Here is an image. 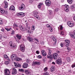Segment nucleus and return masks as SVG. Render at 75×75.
I'll return each mask as SVG.
<instances>
[{
  "instance_id": "54",
  "label": "nucleus",
  "mask_w": 75,
  "mask_h": 75,
  "mask_svg": "<svg viewBox=\"0 0 75 75\" xmlns=\"http://www.w3.org/2000/svg\"><path fill=\"white\" fill-rule=\"evenodd\" d=\"M20 13H18L17 14V16H19V17H20Z\"/></svg>"
},
{
  "instance_id": "41",
  "label": "nucleus",
  "mask_w": 75,
  "mask_h": 75,
  "mask_svg": "<svg viewBox=\"0 0 75 75\" xmlns=\"http://www.w3.org/2000/svg\"><path fill=\"white\" fill-rule=\"evenodd\" d=\"M3 24V22L2 20H0V25H2Z\"/></svg>"
},
{
  "instance_id": "27",
  "label": "nucleus",
  "mask_w": 75,
  "mask_h": 75,
  "mask_svg": "<svg viewBox=\"0 0 75 75\" xmlns=\"http://www.w3.org/2000/svg\"><path fill=\"white\" fill-rule=\"evenodd\" d=\"M15 59L16 61H21V59H22L19 57H16Z\"/></svg>"
},
{
  "instance_id": "11",
  "label": "nucleus",
  "mask_w": 75,
  "mask_h": 75,
  "mask_svg": "<svg viewBox=\"0 0 75 75\" xmlns=\"http://www.w3.org/2000/svg\"><path fill=\"white\" fill-rule=\"evenodd\" d=\"M20 50L22 52L24 51L25 46L23 45H21L20 46Z\"/></svg>"
},
{
  "instance_id": "19",
  "label": "nucleus",
  "mask_w": 75,
  "mask_h": 75,
  "mask_svg": "<svg viewBox=\"0 0 75 75\" xmlns=\"http://www.w3.org/2000/svg\"><path fill=\"white\" fill-rule=\"evenodd\" d=\"M56 63L57 64H61V63H62L61 59V58H59L56 60Z\"/></svg>"
},
{
  "instance_id": "48",
  "label": "nucleus",
  "mask_w": 75,
  "mask_h": 75,
  "mask_svg": "<svg viewBox=\"0 0 75 75\" xmlns=\"http://www.w3.org/2000/svg\"><path fill=\"white\" fill-rule=\"evenodd\" d=\"M55 10V11H56V12H57V11H58V10H59V9H58V8H56V9Z\"/></svg>"
},
{
  "instance_id": "21",
  "label": "nucleus",
  "mask_w": 75,
  "mask_h": 75,
  "mask_svg": "<svg viewBox=\"0 0 75 75\" xmlns=\"http://www.w3.org/2000/svg\"><path fill=\"white\" fill-rule=\"evenodd\" d=\"M19 27L22 31H25V28L23 27V25H20L19 26Z\"/></svg>"
},
{
  "instance_id": "2",
  "label": "nucleus",
  "mask_w": 75,
  "mask_h": 75,
  "mask_svg": "<svg viewBox=\"0 0 75 75\" xmlns=\"http://www.w3.org/2000/svg\"><path fill=\"white\" fill-rule=\"evenodd\" d=\"M10 71H12V74L13 75H15V74H17V70H16L15 68L11 69Z\"/></svg>"
},
{
  "instance_id": "38",
  "label": "nucleus",
  "mask_w": 75,
  "mask_h": 75,
  "mask_svg": "<svg viewBox=\"0 0 75 75\" xmlns=\"http://www.w3.org/2000/svg\"><path fill=\"white\" fill-rule=\"evenodd\" d=\"M44 75H49V73L48 72H45L43 74Z\"/></svg>"
},
{
  "instance_id": "63",
  "label": "nucleus",
  "mask_w": 75,
  "mask_h": 75,
  "mask_svg": "<svg viewBox=\"0 0 75 75\" xmlns=\"http://www.w3.org/2000/svg\"><path fill=\"white\" fill-rule=\"evenodd\" d=\"M52 30H53V29H52V28H51V30H50V31H51V32H52Z\"/></svg>"
},
{
  "instance_id": "7",
  "label": "nucleus",
  "mask_w": 75,
  "mask_h": 75,
  "mask_svg": "<svg viewBox=\"0 0 75 75\" xmlns=\"http://www.w3.org/2000/svg\"><path fill=\"white\" fill-rule=\"evenodd\" d=\"M53 59L54 58V59H57L58 58V55L56 53H54L52 55Z\"/></svg>"
},
{
  "instance_id": "57",
  "label": "nucleus",
  "mask_w": 75,
  "mask_h": 75,
  "mask_svg": "<svg viewBox=\"0 0 75 75\" xmlns=\"http://www.w3.org/2000/svg\"><path fill=\"white\" fill-rule=\"evenodd\" d=\"M50 25L49 24L47 25V27H48V28L50 27Z\"/></svg>"
},
{
  "instance_id": "58",
  "label": "nucleus",
  "mask_w": 75,
  "mask_h": 75,
  "mask_svg": "<svg viewBox=\"0 0 75 75\" xmlns=\"http://www.w3.org/2000/svg\"><path fill=\"white\" fill-rule=\"evenodd\" d=\"M34 39L35 40H36V41H37L38 42V40L37 39L35 38Z\"/></svg>"
},
{
  "instance_id": "52",
  "label": "nucleus",
  "mask_w": 75,
  "mask_h": 75,
  "mask_svg": "<svg viewBox=\"0 0 75 75\" xmlns=\"http://www.w3.org/2000/svg\"><path fill=\"white\" fill-rule=\"evenodd\" d=\"M33 2V0H30L29 2L30 3H32Z\"/></svg>"
},
{
  "instance_id": "4",
  "label": "nucleus",
  "mask_w": 75,
  "mask_h": 75,
  "mask_svg": "<svg viewBox=\"0 0 75 75\" xmlns=\"http://www.w3.org/2000/svg\"><path fill=\"white\" fill-rule=\"evenodd\" d=\"M9 45H10L11 48L13 49V50H14L16 48V45L15 44H13L12 42H10Z\"/></svg>"
},
{
  "instance_id": "1",
  "label": "nucleus",
  "mask_w": 75,
  "mask_h": 75,
  "mask_svg": "<svg viewBox=\"0 0 75 75\" xmlns=\"http://www.w3.org/2000/svg\"><path fill=\"white\" fill-rule=\"evenodd\" d=\"M52 54V51L50 50H49L48 54L47 55V58H49V59H53V57L51 55Z\"/></svg>"
},
{
  "instance_id": "23",
  "label": "nucleus",
  "mask_w": 75,
  "mask_h": 75,
  "mask_svg": "<svg viewBox=\"0 0 75 75\" xmlns=\"http://www.w3.org/2000/svg\"><path fill=\"white\" fill-rule=\"evenodd\" d=\"M27 33L29 34L30 35H32V34H33V32H31V30H28L27 31Z\"/></svg>"
},
{
  "instance_id": "30",
  "label": "nucleus",
  "mask_w": 75,
  "mask_h": 75,
  "mask_svg": "<svg viewBox=\"0 0 75 75\" xmlns=\"http://www.w3.org/2000/svg\"><path fill=\"white\" fill-rule=\"evenodd\" d=\"M11 8L12 11H14V10H15V7H14V6H11Z\"/></svg>"
},
{
  "instance_id": "61",
  "label": "nucleus",
  "mask_w": 75,
  "mask_h": 75,
  "mask_svg": "<svg viewBox=\"0 0 75 75\" xmlns=\"http://www.w3.org/2000/svg\"><path fill=\"white\" fill-rule=\"evenodd\" d=\"M52 40H53V39H55V38H55V37L53 36L52 37Z\"/></svg>"
},
{
  "instance_id": "25",
  "label": "nucleus",
  "mask_w": 75,
  "mask_h": 75,
  "mask_svg": "<svg viewBox=\"0 0 75 75\" xmlns=\"http://www.w3.org/2000/svg\"><path fill=\"white\" fill-rule=\"evenodd\" d=\"M28 40L30 42H33V38H32L31 37H29V36H28Z\"/></svg>"
},
{
  "instance_id": "60",
  "label": "nucleus",
  "mask_w": 75,
  "mask_h": 75,
  "mask_svg": "<svg viewBox=\"0 0 75 75\" xmlns=\"http://www.w3.org/2000/svg\"><path fill=\"white\" fill-rule=\"evenodd\" d=\"M38 8H41V6L38 5Z\"/></svg>"
},
{
  "instance_id": "43",
  "label": "nucleus",
  "mask_w": 75,
  "mask_h": 75,
  "mask_svg": "<svg viewBox=\"0 0 75 75\" xmlns=\"http://www.w3.org/2000/svg\"><path fill=\"white\" fill-rule=\"evenodd\" d=\"M35 29V27H34V25H33L32 27V30H34Z\"/></svg>"
},
{
  "instance_id": "8",
  "label": "nucleus",
  "mask_w": 75,
  "mask_h": 75,
  "mask_svg": "<svg viewBox=\"0 0 75 75\" xmlns=\"http://www.w3.org/2000/svg\"><path fill=\"white\" fill-rule=\"evenodd\" d=\"M5 71V75H10V70L8 69H6L4 70Z\"/></svg>"
},
{
  "instance_id": "59",
  "label": "nucleus",
  "mask_w": 75,
  "mask_h": 75,
  "mask_svg": "<svg viewBox=\"0 0 75 75\" xmlns=\"http://www.w3.org/2000/svg\"><path fill=\"white\" fill-rule=\"evenodd\" d=\"M43 61L44 62H45L46 61V59H43Z\"/></svg>"
},
{
  "instance_id": "31",
  "label": "nucleus",
  "mask_w": 75,
  "mask_h": 75,
  "mask_svg": "<svg viewBox=\"0 0 75 75\" xmlns=\"http://www.w3.org/2000/svg\"><path fill=\"white\" fill-rule=\"evenodd\" d=\"M18 70L19 71H20V72H22V73H23L24 71V69H18Z\"/></svg>"
},
{
  "instance_id": "17",
  "label": "nucleus",
  "mask_w": 75,
  "mask_h": 75,
  "mask_svg": "<svg viewBox=\"0 0 75 75\" xmlns=\"http://www.w3.org/2000/svg\"><path fill=\"white\" fill-rule=\"evenodd\" d=\"M28 67V64L26 63H23L22 66V67L23 68H27V67Z\"/></svg>"
},
{
  "instance_id": "37",
  "label": "nucleus",
  "mask_w": 75,
  "mask_h": 75,
  "mask_svg": "<svg viewBox=\"0 0 75 75\" xmlns=\"http://www.w3.org/2000/svg\"><path fill=\"white\" fill-rule=\"evenodd\" d=\"M67 2L69 4H72L73 2V1H67Z\"/></svg>"
},
{
  "instance_id": "20",
  "label": "nucleus",
  "mask_w": 75,
  "mask_h": 75,
  "mask_svg": "<svg viewBox=\"0 0 75 75\" xmlns=\"http://www.w3.org/2000/svg\"><path fill=\"white\" fill-rule=\"evenodd\" d=\"M24 72L25 74H27L28 75H31V72H30L28 70H25Z\"/></svg>"
},
{
  "instance_id": "36",
  "label": "nucleus",
  "mask_w": 75,
  "mask_h": 75,
  "mask_svg": "<svg viewBox=\"0 0 75 75\" xmlns=\"http://www.w3.org/2000/svg\"><path fill=\"white\" fill-rule=\"evenodd\" d=\"M4 57L5 58H6V59H8V57L7 55H4Z\"/></svg>"
},
{
  "instance_id": "55",
  "label": "nucleus",
  "mask_w": 75,
  "mask_h": 75,
  "mask_svg": "<svg viewBox=\"0 0 75 75\" xmlns=\"http://www.w3.org/2000/svg\"><path fill=\"white\" fill-rule=\"evenodd\" d=\"M60 34L61 35H64V32H61Z\"/></svg>"
},
{
  "instance_id": "10",
  "label": "nucleus",
  "mask_w": 75,
  "mask_h": 75,
  "mask_svg": "<svg viewBox=\"0 0 75 75\" xmlns=\"http://www.w3.org/2000/svg\"><path fill=\"white\" fill-rule=\"evenodd\" d=\"M33 13H34V16L35 17V18H36L37 19H38L40 18V17H39V16H38V15H37V14H38V12H37V11H33Z\"/></svg>"
},
{
  "instance_id": "33",
  "label": "nucleus",
  "mask_w": 75,
  "mask_h": 75,
  "mask_svg": "<svg viewBox=\"0 0 75 75\" xmlns=\"http://www.w3.org/2000/svg\"><path fill=\"white\" fill-rule=\"evenodd\" d=\"M53 40L54 41V45H55V44H56V41H57V40L56 39V38H55V39H53Z\"/></svg>"
},
{
  "instance_id": "5",
  "label": "nucleus",
  "mask_w": 75,
  "mask_h": 75,
  "mask_svg": "<svg viewBox=\"0 0 75 75\" xmlns=\"http://www.w3.org/2000/svg\"><path fill=\"white\" fill-rule=\"evenodd\" d=\"M67 24L68 26H69L70 27H72L74 25V23H72L71 21H68Z\"/></svg>"
},
{
  "instance_id": "28",
  "label": "nucleus",
  "mask_w": 75,
  "mask_h": 75,
  "mask_svg": "<svg viewBox=\"0 0 75 75\" xmlns=\"http://www.w3.org/2000/svg\"><path fill=\"white\" fill-rule=\"evenodd\" d=\"M55 69V67H51L50 70L51 71H54Z\"/></svg>"
},
{
  "instance_id": "34",
  "label": "nucleus",
  "mask_w": 75,
  "mask_h": 75,
  "mask_svg": "<svg viewBox=\"0 0 75 75\" xmlns=\"http://www.w3.org/2000/svg\"><path fill=\"white\" fill-rule=\"evenodd\" d=\"M48 70V67H46L43 69V71L44 72H46Z\"/></svg>"
},
{
  "instance_id": "44",
  "label": "nucleus",
  "mask_w": 75,
  "mask_h": 75,
  "mask_svg": "<svg viewBox=\"0 0 75 75\" xmlns=\"http://www.w3.org/2000/svg\"><path fill=\"white\" fill-rule=\"evenodd\" d=\"M11 35H14V31L13 30L12 31V33H11Z\"/></svg>"
},
{
  "instance_id": "6",
  "label": "nucleus",
  "mask_w": 75,
  "mask_h": 75,
  "mask_svg": "<svg viewBox=\"0 0 75 75\" xmlns=\"http://www.w3.org/2000/svg\"><path fill=\"white\" fill-rule=\"evenodd\" d=\"M45 4L46 6H50L51 4V1L49 0H46L45 1Z\"/></svg>"
},
{
  "instance_id": "53",
  "label": "nucleus",
  "mask_w": 75,
  "mask_h": 75,
  "mask_svg": "<svg viewBox=\"0 0 75 75\" xmlns=\"http://www.w3.org/2000/svg\"><path fill=\"white\" fill-rule=\"evenodd\" d=\"M75 67V64H73L71 66L72 68H74Z\"/></svg>"
},
{
  "instance_id": "45",
  "label": "nucleus",
  "mask_w": 75,
  "mask_h": 75,
  "mask_svg": "<svg viewBox=\"0 0 75 75\" xmlns=\"http://www.w3.org/2000/svg\"><path fill=\"white\" fill-rule=\"evenodd\" d=\"M38 58H42V56L40 55H39L38 56Z\"/></svg>"
},
{
  "instance_id": "22",
  "label": "nucleus",
  "mask_w": 75,
  "mask_h": 75,
  "mask_svg": "<svg viewBox=\"0 0 75 75\" xmlns=\"http://www.w3.org/2000/svg\"><path fill=\"white\" fill-rule=\"evenodd\" d=\"M71 37L73 38H75V31L70 35Z\"/></svg>"
},
{
  "instance_id": "29",
  "label": "nucleus",
  "mask_w": 75,
  "mask_h": 75,
  "mask_svg": "<svg viewBox=\"0 0 75 75\" xmlns=\"http://www.w3.org/2000/svg\"><path fill=\"white\" fill-rule=\"evenodd\" d=\"M20 16H22V17H24L25 16V13L23 12H20Z\"/></svg>"
},
{
  "instance_id": "51",
  "label": "nucleus",
  "mask_w": 75,
  "mask_h": 75,
  "mask_svg": "<svg viewBox=\"0 0 75 75\" xmlns=\"http://www.w3.org/2000/svg\"><path fill=\"white\" fill-rule=\"evenodd\" d=\"M1 31H2V32H4V28H3L1 29Z\"/></svg>"
},
{
  "instance_id": "32",
  "label": "nucleus",
  "mask_w": 75,
  "mask_h": 75,
  "mask_svg": "<svg viewBox=\"0 0 75 75\" xmlns=\"http://www.w3.org/2000/svg\"><path fill=\"white\" fill-rule=\"evenodd\" d=\"M5 29L7 31H10V30H11V28H5Z\"/></svg>"
},
{
  "instance_id": "15",
  "label": "nucleus",
  "mask_w": 75,
  "mask_h": 75,
  "mask_svg": "<svg viewBox=\"0 0 75 75\" xmlns=\"http://www.w3.org/2000/svg\"><path fill=\"white\" fill-rule=\"evenodd\" d=\"M41 54L44 57H45V56L47 55V53H46V52L44 50H42Z\"/></svg>"
},
{
  "instance_id": "9",
  "label": "nucleus",
  "mask_w": 75,
  "mask_h": 75,
  "mask_svg": "<svg viewBox=\"0 0 75 75\" xmlns=\"http://www.w3.org/2000/svg\"><path fill=\"white\" fill-rule=\"evenodd\" d=\"M25 5L23 4H22L21 6L19 7V10H23L25 8Z\"/></svg>"
},
{
  "instance_id": "40",
  "label": "nucleus",
  "mask_w": 75,
  "mask_h": 75,
  "mask_svg": "<svg viewBox=\"0 0 75 75\" xmlns=\"http://www.w3.org/2000/svg\"><path fill=\"white\" fill-rule=\"evenodd\" d=\"M5 64L6 65H8L9 64V62L8 61H6V62H5Z\"/></svg>"
},
{
  "instance_id": "12",
  "label": "nucleus",
  "mask_w": 75,
  "mask_h": 75,
  "mask_svg": "<svg viewBox=\"0 0 75 75\" xmlns=\"http://www.w3.org/2000/svg\"><path fill=\"white\" fill-rule=\"evenodd\" d=\"M17 57V55L16 54H13L11 56V58L13 60H15Z\"/></svg>"
},
{
  "instance_id": "16",
  "label": "nucleus",
  "mask_w": 75,
  "mask_h": 75,
  "mask_svg": "<svg viewBox=\"0 0 75 75\" xmlns=\"http://www.w3.org/2000/svg\"><path fill=\"white\" fill-rule=\"evenodd\" d=\"M0 12L2 14H5L7 15L8 13V11H5L3 9H1V11H0Z\"/></svg>"
},
{
  "instance_id": "3",
  "label": "nucleus",
  "mask_w": 75,
  "mask_h": 75,
  "mask_svg": "<svg viewBox=\"0 0 75 75\" xmlns=\"http://www.w3.org/2000/svg\"><path fill=\"white\" fill-rule=\"evenodd\" d=\"M70 44V40H65L64 45L66 47H69Z\"/></svg>"
},
{
  "instance_id": "13",
  "label": "nucleus",
  "mask_w": 75,
  "mask_h": 75,
  "mask_svg": "<svg viewBox=\"0 0 75 75\" xmlns=\"http://www.w3.org/2000/svg\"><path fill=\"white\" fill-rule=\"evenodd\" d=\"M65 8L64 10L65 11H69V6L68 5H65Z\"/></svg>"
},
{
  "instance_id": "50",
  "label": "nucleus",
  "mask_w": 75,
  "mask_h": 75,
  "mask_svg": "<svg viewBox=\"0 0 75 75\" xmlns=\"http://www.w3.org/2000/svg\"><path fill=\"white\" fill-rule=\"evenodd\" d=\"M36 54H40V52H39V51H37L36 52Z\"/></svg>"
},
{
  "instance_id": "14",
  "label": "nucleus",
  "mask_w": 75,
  "mask_h": 75,
  "mask_svg": "<svg viewBox=\"0 0 75 75\" xmlns=\"http://www.w3.org/2000/svg\"><path fill=\"white\" fill-rule=\"evenodd\" d=\"M14 64L15 65V66L16 68H17V67H21V65L18 63H16V62H14Z\"/></svg>"
},
{
  "instance_id": "62",
  "label": "nucleus",
  "mask_w": 75,
  "mask_h": 75,
  "mask_svg": "<svg viewBox=\"0 0 75 75\" xmlns=\"http://www.w3.org/2000/svg\"><path fill=\"white\" fill-rule=\"evenodd\" d=\"M73 18L74 21H75V16H74Z\"/></svg>"
},
{
  "instance_id": "46",
  "label": "nucleus",
  "mask_w": 75,
  "mask_h": 75,
  "mask_svg": "<svg viewBox=\"0 0 75 75\" xmlns=\"http://www.w3.org/2000/svg\"><path fill=\"white\" fill-rule=\"evenodd\" d=\"M39 6H40V7H41L42 5H43V4L42 3H40L39 4Z\"/></svg>"
},
{
  "instance_id": "56",
  "label": "nucleus",
  "mask_w": 75,
  "mask_h": 75,
  "mask_svg": "<svg viewBox=\"0 0 75 75\" xmlns=\"http://www.w3.org/2000/svg\"><path fill=\"white\" fill-rule=\"evenodd\" d=\"M67 49L68 50H69V51H70V48L69 47H68L67 48Z\"/></svg>"
},
{
  "instance_id": "18",
  "label": "nucleus",
  "mask_w": 75,
  "mask_h": 75,
  "mask_svg": "<svg viewBox=\"0 0 75 75\" xmlns=\"http://www.w3.org/2000/svg\"><path fill=\"white\" fill-rule=\"evenodd\" d=\"M4 3L5 5L4 7L5 8H7V7H8V4L7 2L6 1H4Z\"/></svg>"
},
{
  "instance_id": "24",
  "label": "nucleus",
  "mask_w": 75,
  "mask_h": 75,
  "mask_svg": "<svg viewBox=\"0 0 75 75\" xmlns=\"http://www.w3.org/2000/svg\"><path fill=\"white\" fill-rule=\"evenodd\" d=\"M40 64H41V63L40 62H33V64L34 65H40Z\"/></svg>"
},
{
  "instance_id": "49",
  "label": "nucleus",
  "mask_w": 75,
  "mask_h": 75,
  "mask_svg": "<svg viewBox=\"0 0 75 75\" xmlns=\"http://www.w3.org/2000/svg\"><path fill=\"white\" fill-rule=\"evenodd\" d=\"M30 61V60L29 59H27L26 60V62H29Z\"/></svg>"
},
{
  "instance_id": "35",
  "label": "nucleus",
  "mask_w": 75,
  "mask_h": 75,
  "mask_svg": "<svg viewBox=\"0 0 75 75\" xmlns=\"http://www.w3.org/2000/svg\"><path fill=\"white\" fill-rule=\"evenodd\" d=\"M14 28H18V27L17 25L16 24V23H14Z\"/></svg>"
},
{
  "instance_id": "26",
  "label": "nucleus",
  "mask_w": 75,
  "mask_h": 75,
  "mask_svg": "<svg viewBox=\"0 0 75 75\" xmlns=\"http://www.w3.org/2000/svg\"><path fill=\"white\" fill-rule=\"evenodd\" d=\"M16 37L18 40H20L21 38V36L19 35H16Z\"/></svg>"
},
{
  "instance_id": "64",
  "label": "nucleus",
  "mask_w": 75,
  "mask_h": 75,
  "mask_svg": "<svg viewBox=\"0 0 75 75\" xmlns=\"http://www.w3.org/2000/svg\"><path fill=\"white\" fill-rule=\"evenodd\" d=\"M52 64H54V65H55V63L54 62H52Z\"/></svg>"
},
{
  "instance_id": "39",
  "label": "nucleus",
  "mask_w": 75,
  "mask_h": 75,
  "mask_svg": "<svg viewBox=\"0 0 75 75\" xmlns=\"http://www.w3.org/2000/svg\"><path fill=\"white\" fill-rule=\"evenodd\" d=\"M67 61H68V62H69L71 61V59L69 57H67Z\"/></svg>"
},
{
  "instance_id": "42",
  "label": "nucleus",
  "mask_w": 75,
  "mask_h": 75,
  "mask_svg": "<svg viewBox=\"0 0 75 75\" xmlns=\"http://www.w3.org/2000/svg\"><path fill=\"white\" fill-rule=\"evenodd\" d=\"M64 44L63 43H61L60 44V46H61V47H64Z\"/></svg>"
},
{
  "instance_id": "47",
  "label": "nucleus",
  "mask_w": 75,
  "mask_h": 75,
  "mask_svg": "<svg viewBox=\"0 0 75 75\" xmlns=\"http://www.w3.org/2000/svg\"><path fill=\"white\" fill-rule=\"evenodd\" d=\"M63 28V27H62V25H61L60 26V29L61 30H62Z\"/></svg>"
}]
</instances>
